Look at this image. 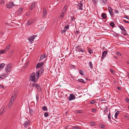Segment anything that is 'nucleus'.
I'll return each mask as SVG.
<instances>
[{"instance_id": "nucleus-1", "label": "nucleus", "mask_w": 129, "mask_h": 129, "mask_svg": "<svg viewBox=\"0 0 129 129\" xmlns=\"http://www.w3.org/2000/svg\"><path fill=\"white\" fill-rule=\"evenodd\" d=\"M39 78H36L35 77V73H31L29 77V80L30 81H32L35 83H36L37 81Z\"/></svg>"}, {"instance_id": "nucleus-2", "label": "nucleus", "mask_w": 129, "mask_h": 129, "mask_svg": "<svg viewBox=\"0 0 129 129\" xmlns=\"http://www.w3.org/2000/svg\"><path fill=\"white\" fill-rule=\"evenodd\" d=\"M30 123V122L27 119H26L23 124V125L25 128L27 127L28 126H29V125Z\"/></svg>"}, {"instance_id": "nucleus-3", "label": "nucleus", "mask_w": 129, "mask_h": 129, "mask_svg": "<svg viewBox=\"0 0 129 129\" xmlns=\"http://www.w3.org/2000/svg\"><path fill=\"white\" fill-rule=\"evenodd\" d=\"M76 51L77 52H84L85 51V50L81 48L80 46H77L75 48Z\"/></svg>"}, {"instance_id": "nucleus-4", "label": "nucleus", "mask_w": 129, "mask_h": 129, "mask_svg": "<svg viewBox=\"0 0 129 129\" xmlns=\"http://www.w3.org/2000/svg\"><path fill=\"white\" fill-rule=\"evenodd\" d=\"M36 37L37 35H34L32 37H31L28 38V40L29 41V42H30L31 44L32 43H33L32 42L34 40V39Z\"/></svg>"}, {"instance_id": "nucleus-5", "label": "nucleus", "mask_w": 129, "mask_h": 129, "mask_svg": "<svg viewBox=\"0 0 129 129\" xmlns=\"http://www.w3.org/2000/svg\"><path fill=\"white\" fill-rule=\"evenodd\" d=\"M14 3L12 2H11L7 4L6 5V7L8 8H12L14 6Z\"/></svg>"}, {"instance_id": "nucleus-6", "label": "nucleus", "mask_w": 129, "mask_h": 129, "mask_svg": "<svg viewBox=\"0 0 129 129\" xmlns=\"http://www.w3.org/2000/svg\"><path fill=\"white\" fill-rule=\"evenodd\" d=\"M11 64H9L7 65L5 68L6 71L7 72H9L11 71Z\"/></svg>"}, {"instance_id": "nucleus-7", "label": "nucleus", "mask_w": 129, "mask_h": 129, "mask_svg": "<svg viewBox=\"0 0 129 129\" xmlns=\"http://www.w3.org/2000/svg\"><path fill=\"white\" fill-rule=\"evenodd\" d=\"M75 98V96L73 94H70V96L68 97L69 101H71L74 100Z\"/></svg>"}, {"instance_id": "nucleus-8", "label": "nucleus", "mask_w": 129, "mask_h": 129, "mask_svg": "<svg viewBox=\"0 0 129 129\" xmlns=\"http://www.w3.org/2000/svg\"><path fill=\"white\" fill-rule=\"evenodd\" d=\"M44 64V63L43 62L41 63L38 62L36 65V69H38L39 68L42 67Z\"/></svg>"}, {"instance_id": "nucleus-9", "label": "nucleus", "mask_w": 129, "mask_h": 129, "mask_svg": "<svg viewBox=\"0 0 129 129\" xmlns=\"http://www.w3.org/2000/svg\"><path fill=\"white\" fill-rule=\"evenodd\" d=\"M119 27L121 30H122V31H124L123 35L124 36L128 35L126 33V30L122 25H120L119 26Z\"/></svg>"}, {"instance_id": "nucleus-10", "label": "nucleus", "mask_w": 129, "mask_h": 129, "mask_svg": "<svg viewBox=\"0 0 129 129\" xmlns=\"http://www.w3.org/2000/svg\"><path fill=\"white\" fill-rule=\"evenodd\" d=\"M14 101V99H13V98H11L9 102V105L8 106L9 108L11 107L12 104L13 103Z\"/></svg>"}, {"instance_id": "nucleus-11", "label": "nucleus", "mask_w": 129, "mask_h": 129, "mask_svg": "<svg viewBox=\"0 0 129 129\" xmlns=\"http://www.w3.org/2000/svg\"><path fill=\"white\" fill-rule=\"evenodd\" d=\"M47 14V11L46 8L45 7H44L43 8V13L42 14V16L43 17H44L46 16Z\"/></svg>"}, {"instance_id": "nucleus-12", "label": "nucleus", "mask_w": 129, "mask_h": 129, "mask_svg": "<svg viewBox=\"0 0 129 129\" xmlns=\"http://www.w3.org/2000/svg\"><path fill=\"white\" fill-rule=\"evenodd\" d=\"M35 7V2H33L29 7V9L30 10H31L33 9Z\"/></svg>"}, {"instance_id": "nucleus-13", "label": "nucleus", "mask_w": 129, "mask_h": 129, "mask_svg": "<svg viewBox=\"0 0 129 129\" xmlns=\"http://www.w3.org/2000/svg\"><path fill=\"white\" fill-rule=\"evenodd\" d=\"M107 53V51H104L103 53L102 56V59H104V57L106 56V54Z\"/></svg>"}, {"instance_id": "nucleus-14", "label": "nucleus", "mask_w": 129, "mask_h": 129, "mask_svg": "<svg viewBox=\"0 0 129 129\" xmlns=\"http://www.w3.org/2000/svg\"><path fill=\"white\" fill-rule=\"evenodd\" d=\"M88 65L89 68L91 69H92L93 68V65L92 64L91 62H90L88 63Z\"/></svg>"}, {"instance_id": "nucleus-15", "label": "nucleus", "mask_w": 129, "mask_h": 129, "mask_svg": "<svg viewBox=\"0 0 129 129\" xmlns=\"http://www.w3.org/2000/svg\"><path fill=\"white\" fill-rule=\"evenodd\" d=\"M101 16L102 17L103 19H105L107 17V16H106V14L105 13H103L102 15Z\"/></svg>"}, {"instance_id": "nucleus-16", "label": "nucleus", "mask_w": 129, "mask_h": 129, "mask_svg": "<svg viewBox=\"0 0 129 129\" xmlns=\"http://www.w3.org/2000/svg\"><path fill=\"white\" fill-rule=\"evenodd\" d=\"M78 7H77V8L79 10H83V5H82V4H81V6H79L78 5H77Z\"/></svg>"}, {"instance_id": "nucleus-17", "label": "nucleus", "mask_w": 129, "mask_h": 129, "mask_svg": "<svg viewBox=\"0 0 129 129\" xmlns=\"http://www.w3.org/2000/svg\"><path fill=\"white\" fill-rule=\"evenodd\" d=\"M72 129H81V128L77 126H72Z\"/></svg>"}, {"instance_id": "nucleus-18", "label": "nucleus", "mask_w": 129, "mask_h": 129, "mask_svg": "<svg viewBox=\"0 0 129 129\" xmlns=\"http://www.w3.org/2000/svg\"><path fill=\"white\" fill-rule=\"evenodd\" d=\"M35 87L38 90H40V87L39 86V85L37 84H36L35 85Z\"/></svg>"}, {"instance_id": "nucleus-19", "label": "nucleus", "mask_w": 129, "mask_h": 129, "mask_svg": "<svg viewBox=\"0 0 129 129\" xmlns=\"http://www.w3.org/2000/svg\"><path fill=\"white\" fill-rule=\"evenodd\" d=\"M10 47V45L9 44L8 46L5 49V50H6V52H7V51H8Z\"/></svg>"}, {"instance_id": "nucleus-20", "label": "nucleus", "mask_w": 129, "mask_h": 129, "mask_svg": "<svg viewBox=\"0 0 129 129\" xmlns=\"http://www.w3.org/2000/svg\"><path fill=\"white\" fill-rule=\"evenodd\" d=\"M35 75H36V77H37V78H39V77L40 76V73L39 72H36L35 74Z\"/></svg>"}, {"instance_id": "nucleus-21", "label": "nucleus", "mask_w": 129, "mask_h": 129, "mask_svg": "<svg viewBox=\"0 0 129 129\" xmlns=\"http://www.w3.org/2000/svg\"><path fill=\"white\" fill-rule=\"evenodd\" d=\"M23 8H21L19 9L17 11L18 13H20L23 10Z\"/></svg>"}, {"instance_id": "nucleus-22", "label": "nucleus", "mask_w": 129, "mask_h": 129, "mask_svg": "<svg viewBox=\"0 0 129 129\" xmlns=\"http://www.w3.org/2000/svg\"><path fill=\"white\" fill-rule=\"evenodd\" d=\"M78 81L79 82L83 83H85L84 81L82 79H80L78 80Z\"/></svg>"}, {"instance_id": "nucleus-23", "label": "nucleus", "mask_w": 129, "mask_h": 129, "mask_svg": "<svg viewBox=\"0 0 129 129\" xmlns=\"http://www.w3.org/2000/svg\"><path fill=\"white\" fill-rule=\"evenodd\" d=\"M43 71L44 70L42 68H41L40 70L39 71H38L39 72V73H40V74L41 75L42 73H43Z\"/></svg>"}, {"instance_id": "nucleus-24", "label": "nucleus", "mask_w": 129, "mask_h": 129, "mask_svg": "<svg viewBox=\"0 0 129 129\" xmlns=\"http://www.w3.org/2000/svg\"><path fill=\"white\" fill-rule=\"evenodd\" d=\"M6 52L5 49L3 50H0V54H1L5 53H6Z\"/></svg>"}, {"instance_id": "nucleus-25", "label": "nucleus", "mask_w": 129, "mask_h": 129, "mask_svg": "<svg viewBox=\"0 0 129 129\" xmlns=\"http://www.w3.org/2000/svg\"><path fill=\"white\" fill-rule=\"evenodd\" d=\"M32 23V22L31 21L29 20L28 21V22H27L26 24L28 26L31 24Z\"/></svg>"}, {"instance_id": "nucleus-26", "label": "nucleus", "mask_w": 129, "mask_h": 129, "mask_svg": "<svg viewBox=\"0 0 129 129\" xmlns=\"http://www.w3.org/2000/svg\"><path fill=\"white\" fill-rule=\"evenodd\" d=\"M109 25L112 27H114L115 25V24L113 22H111L110 23Z\"/></svg>"}, {"instance_id": "nucleus-27", "label": "nucleus", "mask_w": 129, "mask_h": 129, "mask_svg": "<svg viewBox=\"0 0 129 129\" xmlns=\"http://www.w3.org/2000/svg\"><path fill=\"white\" fill-rule=\"evenodd\" d=\"M34 112L31 109H29V113L31 115H32L33 114Z\"/></svg>"}, {"instance_id": "nucleus-28", "label": "nucleus", "mask_w": 129, "mask_h": 129, "mask_svg": "<svg viewBox=\"0 0 129 129\" xmlns=\"http://www.w3.org/2000/svg\"><path fill=\"white\" fill-rule=\"evenodd\" d=\"M84 72V71L81 70H80L79 71V73L81 75H84V74L83 72Z\"/></svg>"}, {"instance_id": "nucleus-29", "label": "nucleus", "mask_w": 129, "mask_h": 129, "mask_svg": "<svg viewBox=\"0 0 129 129\" xmlns=\"http://www.w3.org/2000/svg\"><path fill=\"white\" fill-rule=\"evenodd\" d=\"M96 101L95 100H93L90 101V104H93L95 103Z\"/></svg>"}, {"instance_id": "nucleus-30", "label": "nucleus", "mask_w": 129, "mask_h": 129, "mask_svg": "<svg viewBox=\"0 0 129 129\" xmlns=\"http://www.w3.org/2000/svg\"><path fill=\"white\" fill-rule=\"evenodd\" d=\"M100 2L102 3L105 4L106 2V0H101Z\"/></svg>"}, {"instance_id": "nucleus-31", "label": "nucleus", "mask_w": 129, "mask_h": 129, "mask_svg": "<svg viewBox=\"0 0 129 129\" xmlns=\"http://www.w3.org/2000/svg\"><path fill=\"white\" fill-rule=\"evenodd\" d=\"M8 73H6V74H4L3 75H2V76L4 77V78L5 77H7L8 76Z\"/></svg>"}, {"instance_id": "nucleus-32", "label": "nucleus", "mask_w": 129, "mask_h": 129, "mask_svg": "<svg viewBox=\"0 0 129 129\" xmlns=\"http://www.w3.org/2000/svg\"><path fill=\"white\" fill-rule=\"evenodd\" d=\"M64 15L63 14H62L61 13L60 16H59V19H61L63 18L64 17Z\"/></svg>"}, {"instance_id": "nucleus-33", "label": "nucleus", "mask_w": 129, "mask_h": 129, "mask_svg": "<svg viewBox=\"0 0 129 129\" xmlns=\"http://www.w3.org/2000/svg\"><path fill=\"white\" fill-rule=\"evenodd\" d=\"M42 109L44 111H47V109L46 107L44 106L43 107Z\"/></svg>"}, {"instance_id": "nucleus-34", "label": "nucleus", "mask_w": 129, "mask_h": 129, "mask_svg": "<svg viewBox=\"0 0 129 129\" xmlns=\"http://www.w3.org/2000/svg\"><path fill=\"white\" fill-rule=\"evenodd\" d=\"M49 115V113L47 112H45L44 114V116L45 117H47Z\"/></svg>"}, {"instance_id": "nucleus-35", "label": "nucleus", "mask_w": 129, "mask_h": 129, "mask_svg": "<svg viewBox=\"0 0 129 129\" xmlns=\"http://www.w3.org/2000/svg\"><path fill=\"white\" fill-rule=\"evenodd\" d=\"M16 95L15 93H13L11 98H13L14 100L15 98L16 97Z\"/></svg>"}, {"instance_id": "nucleus-36", "label": "nucleus", "mask_w": 129, "mask_h": 129, "mask_svg": "<svg viewBox=\"0 0 129 129\" xmlns=\"http://www.w3.org/2000/svg\"><path fill=\"white\" fill-rule=\"evenodd\" d=\"M44 58V57L43 56V55H42L41 56L40 59L39 60V61L40 62V60H41L43 59Z\"/></svg>"}, {"instance_id": "nucleus-37", "label": "nucleus", "mask_w": 129, "mask_h": 129, "mask_svg": "<svg viewBox=\"0 0 129 129\" xmlns=\"http://www.w3.org/2000/svg\"><path fill=\"white\" fill-rule=\"evenodd\" d=\"M93 2H94V4H96L98 1V0H92Z\"/></svg>"}, {"instance_id": "nucleus-38", "label": "nucleus", "mask_w": 129, "mask_h": 129, "mask_svg": "<svg viewBox=\"0 0 129 129\" xmlns=\"http://www.w3.org/2000/svg\"><path fill=\"white\" fill-rule=\"evenodd\" d=\"M97 110L95 109H91V111L93 112H96Z\"/></svg>"}, {"instance_id": "nucleus-39", "label": "nucleus", "mask_w": 129, "mask_h": 129, "mask_svg": "<svg viewBox=\"0 0 129 129\" xmlns=\"http://www.w3.org/2000/svg\"><path fill=\"white\" fill-rule=\"evenodd\" d=\"M82 111L80 110H78L76 111V113H79L82 112Z\"/></svg>"}, {"instance_id": "nucleus-40", "label": "nucleus", "mask_w": 129, "mask_h": 129, "mask_svg": "<svg viewBox=\"0 0 129 129\" xmlns=\"http://www.w3.org/2000/svg\"><path fill=\"white\" fill-rule=\"evenodd\" d=\"M120 113V111H117L115 114L116 115L118 116V114Z\"/></svg>"}, {"instance_id": "nucleus-41", "label": "nucleus", "mask_w": 129, "mask_h": 129, "mask_svg": "<svg viewBox=\"0 0 129 129\" xmlns=\"http://www.w3.org/2000/svg\"><path fill=\"white\" fill-rule=\"evenodd\" d=\"M100 127L102 128H104L105 127V126L104 124H100Z\"/></svg>"}, {"instance_id": "nucleus-42", "label": "nucleus", "mask_w": 129, "mask_h": 129, "mask_svg": "<svg viewBox=\"0 0 129 129\" xmlns=\"http://www.w3.org/2000/svg\"><path fill=\"white\" fill-rule=\"evenodd\" d=\"M5 2L4 0H1L0 1V3L1 4H4Z\"/></svg>"}, {"instance_id": "nucleus-43", "label": "nucleus", "mask_w": 129, "mask_h": 129, "mask_svg": "<svg viewBox=\"0 0 129 129\" xmlns=\"http://www.w3.org/2000/svg\"><path fill=\"white\" fill-rule=\"evenodd\" d=\"M88 52L90 54H91L92 52V51L90 49H88Z\"/></svg>"}, {"instance_id": "nucleus-44", "label": "nucleus", "mask_w": 129, "mask_h": 129, "mask_svg": "<svg viewBox=\"0 0 129 129\" xmlns=\"http://www.w3.org/2000/svg\"><path fill=\"white\" fill-rule=\"evenodd\" d=\"M108 111V110L107 109V108H106L105 110H104V114L105 115L106 114V112Z\"/></svg>"}, {"instance_id": "nucleus-45", "label": "nucleus", "mask_w": 129, "mask_h": 129, "mask_svg": "<svg viewBox=\"0 0 129 129\" xmlns=\"http://www.w3.org/2000/svg\"><path fill=\"white\" fill-rule=\"evenodd\" d=\"M110 115H111L110 113V112H109V114L108 115V118L109 119H111V118Z\"/></svg>"}, {"instance_id": "nucleus-46", "label": "nucleus", "mask_w": 129, "mask_h": 129, "mask_svg": "<svg viewBox=\"0 0 129 129\" xmlns=\"http://www.w3.org/2000/svg\"><path fill=\"white\" fill-rule=\"evenodd\" d=\"M64 28H66V30H67V29H68L69 28V25H66L64 27Z\"/></svg>"}, {"instance_id": "nucleus-47", "label": "nucleus", "mask_w": 129, "mask_h": 129, "mask_svg": "<svg viewBox=\"0 0 129 129\" xmlns=\"http://www.w3.org/2000/svg\"><path fill=\"white\" fill-rule=\"evenodd\" d=\"M95 123L93 122H90V124H91L92 125H95Z\"/></svg>"}, {"instance_id": "nucleus-48", "label": "nucleus", "mask_w": 129, "mask_h": 129, "mask_svg": "<svg viewBox=\"0 0 129 129\" xmlns=\"http://www.w3.org/2000/svg\"><path fill=\"white\" fill-rule=\"evenodd\" d=\"M108 9L109 12H110V11H111V10H112V8L110 7H108Z\"/></svg>"}, {"instance_id": "nucleus-49", "label": "nucleus", "mask_w": 129, "mask_h": 129, "mask_svg": "<svg viewBox=\"0 0 129 129\" xmlns=\"http://www.w3.org/2000/svg\"><path fill=\"white\" fill-rule=\"evenodd\" d=\"M109 13L111 15H113V12L112 10L110 11Z\"/></svg>"}, {"instance_id": "nucleus-50", "label": "nucleus", "mask_w": 129, "mask_h": 129, "mask_svg": "<svg viewBox=\"0 0 129 129\" xmlns=\"http://www.w3.org/2000/svg\"><path fill=\"white\" fill-rule=\"evenodd\" d=\"M64 9H63L61 13L62 14H63L64 15V14L66 13V12H65L63 11Z\"/></svg>"}, {"instance_id": "nucleus-51", "label": "nucleus", "mask_w": 129, "mask_h": 129, "mask_svg": "<svg viewBox=\"0 0 129 129\" xmlns=\"http://www.w3.org/2000/svg\"><path fill=\"white\" fill-rule=\"evenodd\" d=\"M110 71L113 74L114 73V71L113 70L111 69H110Z\"/></svg>"}, {"instance_id": "nucleus-52", "label": "nucleus", "mask_w": 129, "mask_h": 129, "mask_svg": "<svg viewBox=\"0 0 129 129\" xmlns=\"http://www.w3.org/2000/svg\"><path fill=\"white\" fill-rule=\"evenodd\" d=\"M125 100H126V101L127 102H129V99L128 98H125Z\"/></svg>"}, {"instance_id": "nucleus-53", "label": "nucleus", "mask_w": 129, "mask_h": 129, "mask_svg": "<svg viewBox=\"0 0 129 129\" xmlns=\"http://www.w3.org/2000/svg\"><path fill=\"white\" fill-rule=\"evenodd\" d=\"M66 30H62V31H61V33H65L66 31Z\"/></svg>"}, {"instance_id": "nucleus-54", "label": "nucleus", "mask_w": 129, "mask_h": 129, "mask_svg": "<svg viewBox=\"0 0 129 129\" xmlns=\"http://www.w3.org/2000/svg\"><path fill=\"white\" fill-rule=\"evenodd\" d=\"M71 21H73L74 19H75V17H71Z\"/></svg>"}, {"instance_id": "nucleus-55", "label": "nucleus", "mask_w": 129, "mask_h": 129, "mask_svg": "<svg viewBox=\"0 0 129 129\" xmlns=\"http://www.w3.org/2000/svg\"><path fill=\"white\" fill-rule=\"evenodd\" d=\"M116 54L118 55H121V54H120V53L119 52H116Z\"/></svg>"}, {"instance_id": "nucleus-56", "label": "nucleus", "mask_w": 129, "mask_h": 129, "mask_svg": "<svg viewBox=\"0 0 129 129\" xmlns=\"http://www.w3.org/2000/svg\"><path fill=\"white\" fill-rule=\"evenodd\" d=\"M0 87H2L3 88H4V85H2L0 84Z\"/></svg>"}, {"instance_id": "nucleus-57", "label": "nucleus", "mask_w": 129, "mask_h": 129, "mask_svg": "<svg viewBox=\"0 0 129 129\" xmlns=\"http://www.w3.org/2000/svg\"><path fill=\"white\" fill-rule=\"evenodd\" d=\"M123 22H124L125 23H129V22H128L127 21H126L125 20H123Z\"/></svg>"}, {"instance_id": "nucleus-58", "label": "nucleus", "mask_w": 129, "mask_h": 129, "mask_svg": "<svg viewBox=\"0 0 129 129\" xmlns=\"http://www.w3.org/2000/svg\"><path fill=\"white\" fill-rule=\"evenodd\" d=\"M124 18H126L127 19H129V18L127 17V16H126V15L124 16Z\"/></svg>"}, {"instance_id": "nucleus-59", "label": "nucleus", "mask_w": 129, "mask_h": 129, "mask_svg": "<svg viewBox=\"0 0 129 129\" xmlns=\"http://www.w3.org/2000/svg\"><path fill=\"white\" fill-rule=\"evenodd\" d=\"M81 4H82V5H83L82 3L81 2H80V3H78V5L79 6H81Z\"/></svg>"}, {"instance_id": "nucleus-60", "label": "nucleus", "mask_w": 129, "mask_h": 129, "mask_svg": "<svg viewBox=\"0 0 129 129\" xmlns=\"http://www.w3.org/2000/svg\"><path fill=\"white\" fill-rule=\"evenodd\" d=\"M79 33V31L78 30H76V31L75 34L76 35H78V33Z\"/></svg>"}, {"instance_id": "nucleus-61", "label": "nucleus", "mask_w": 129, "mask_h": 129, "mask_svg": "<svg viewBox=\"0 0 129 129\" xmlns=\"http://www.w3.org/2000/svg\"><path fill=\"white\" fill-rule=\"evenodd\" d=\"M70 67L71 68H75V66L73 65H71L70 66Z\"/></svg>"}, {"instance_id": "nucleus-62", "label": "nucleus", "mask_w": 129, "mask_h": 129, "mask_svg": "<svg viewBox=\"0 0 129 129\" xmlns=\"http://www.w3.org/2000/svg\"><path fill=\"white\" fill-rule=\"evenodd\" d=\"M43 55L44 58H45L47 57V56L45 54H44Z\"/></svg>"}, {"instance_id": "nucleus-63", "label": "nucleus", "mask_w": 129, "mask_h": 129, "mask_svg": "<svg viewBox=\"0 0 129 129\" xmlns=\"http://www.w3.org/2000/svg\"><path fill=\"white\" fill-rule=\"evenodd\" d=\"M67 5H65L64 7V9H67Z\"/></svg>"}, {"instance_id": "nucleus-64", "label": "nucleus", "mask_w": 129, "mask_h": 129, "mask_svg": "<svg viewBox=\"0 0 129 129\" xmlns=\"http://www.w3.org/2000/svg\"><path fill=\"white\" fill-rule=\"evenodd\" d=\"M4 110L3 109V111L0 113V115H2L3 114V113L4 112Z\"/></svg>"}]
</instances>
